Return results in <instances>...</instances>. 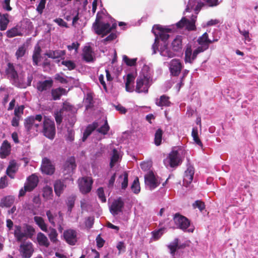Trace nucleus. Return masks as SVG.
Segmentation results:
<instances>
[{
	"label": "nucleus",
	"mask_w": 258,
	"mask_h": 258,
	"mask_svg": "<svg viewBox=\"0 0 258 258\" xmlns=\"http://www.w3.org/2000/svg\"><path fill=\"white\" fill-rule=\"evenodd\" d=\"M104 14L103 12H98L95 22L93 23L92 28L94 32L101 36L102 37L110 33L113 29V25L103 21Z\"/></svg>",
	"instance_id": "1"
},
{
	"label": "nucleus",
	"mask_w": 258,
	"mask_h": 258,
	"mask_svg": "<svg viewBox=\"0 0 258 258\" xmlns=\"http://www.w3.org/2000/svg\"><path fill=\"white\" fill-rule=\"evenodd\" d=\"M43 119V116L40 114L30 115L25 118L24 125L27 132L30 133L38 132L42 126Z\"/></svg>",
	"instance_id": "2"
},
{
	"label": "nucleus",
	"mask_w": 258,
	"mask_h": 258,
	"mask_svg": "<svg viewBox=\"0 0 258 258\" xmlns=\"http://www.w3.org/2000/svg\"><path fill=\"white\" fill-rule=\"evenodd\" d=\"M183 153V150L180 148L177 149H173L166 158L164 160V165L166 167L174 168L177 167L182 162L181 155H182Z\"/></svg>",
	"instance_id": "3"
},
{
	"label": "nucleus",
	"mask_w": 258,
	"mask_h": 258,
	"mask_svg": "<svg viewBox=\"0 0 258 258\" xmlns=\"http://www.w3.org/2000/svg\"><path fill=\"white\" fill-rule=\"evenodd\" d=\"M42 125V133L43 135L49 139L53 140L56 132L54 122L44 116Z\"/></svg>",
	"instance_id": "4"
},
{
	"label": "nucleus",
	"mask_w": 258,
	"mask_h": 258,
	"mask_svg": "<svg viewBox=\"0 0 258 258\" xmlns=\"http://www.w3.org/2000/svg\"><path fill=\"white\" fill-rule=\"evenodd\" d=\"M151 82L150 77L148 74L140 75L136 80V86L135 90L139 93H147Z\"/></svg>",
	"instance_id": "5"
},
{
	"label": "nucleus",
	"mask_w": 258,
	"mask_h": 258,
	"mask_svg": "<svg viewBox=\"0 0 258 258\" xmlns=\"http://www.w3.org/2000/svg\"><path fill=\"white\" fill-rule=\"evenodd\" d=\"M174 221L177 228L188 232H193L194 227L190 225V222L185 217L176 213L174 217Z\"/></svg>",
	"instance_id": "6"
},
{
	"label": "nucleus",
	"mask_w": 258,
	"mask_h": 258,
	"mask_svg": "<svg viewBox=\"0 0 258 258\" xmlns=\"http://www.w3.org/2000/svg\"><path fill=\"white\" fill-rule=\"evenodd\" d=\"M144 178L146 187L151 190L154 189L160 184V178L153 171H149L145 175Z\"/></svg>",
	"instance_id": "7"
},
{
	"label": "nucleus",
	"mask_w": 258,
	"mask_h": 258,
	"mask_svg": "<svg viewBox=\"0 0 258 258\" xmlns=\"http://www.w3.org/2000/svg\"><path fill=\"white\" fill-rule=\"evenodd\" d=\"M93 180L91 177L85 176L78 180L79 187L83 194L89 193L92 189Z\"/></svg>",
	"instance_id": "8"
},
{
	"label": "nucleus",
	"mask_w": 258,
	"mask_h": 258,
	"mask_svg": "<svg viewBox=\"0 0 258 258\" xmlns=\"http://www.w3.org/2000/svg\"><path fill=\"white\" fill-rule=\"evenodd\" d=\"M40 169L42 173L51 175L55 172V168L49 159L44 157L42 160Z\"/></svg>",
	"instance_id": "9"
},
{
	"label": "nucleus",
	"mask_w": 258,
	"mask_h": 258,
	"mask_svg": "<svg viewBox=\"0 0 258 258\" xmlns=\"http://www.w3.org/2000/svg\"><path fill=\"white\" fill-rule=\"evenodd\" d=\"M122 156V152L120 149L119 148H114V170H115V172L114 173V180H115V175L125 172L123 168L117 163L121 160Z\"/></svg>",
	"instance_id": "10"
},
{
	"label": "nucleus",
	"mask_w": 258,
	"mask_h": 258,
	"mask_svg": "<svg viewBox=\"0 0 258 258\" xmlns=\"http://www.w3.org/2000/svg\"><path fill=\"white\" fill-rule=\"evenodd\" d=\"M5 73L7 79L13 82V84L17 86L19 76L13 63L9 62L5 69Z\"/></svg>",
	"instance_id": "11"
},
{
	"label": "nucleus",
	"mask_w": 258,
	"mask_h": 258,
	"mask_svg": "<svg viewBox=\"0 0 258 258\" xmlns=\"http://www.w3.org/2000/svg\"><path fill=\"white\" fill-rule=\"evenodd\" d=\"M77 167L76 160L74 156H71L67 159L62 167V172L64 175L72 174Z\"/></svg>",
	"instance_id": "12"
},
{
	"label": "nucleus",
	"mask_w": 258,
	"mask_h": 258,
	"mask_svg": "<svg viewBox=\"0 0 258 258\" xmlns=\"http://www.w3.org/2000/svg\"><path fill=\"white\" fill-rule=\"evenodd\" d=\"M19 252L22 258H30L33 252L34 248L31 242H23L19 248Z\"/></svg>",
	"instance_id": "13"
},
{
	"label": "nucleus",
	"mask_w": 258,
	"mask_h": 258,
	"mask_svg": "<svg viewBox=\"0 0 258 258\" xmlns=\"http://www.w3.org/2000/svg\"><path fill=\"white\" fill-rule=\"evenodd\" d=\"M116 186L119 187V192H123L128 186V173L123 172L119 174L116 179Z\"/></svg>",
	"instance_id": "14"
},
{
	"label": "nucleus",
	"mask_w": 258,
	"mask_h": 258,
	"mask_svg": "<svg viewBox=\"0 0 258 258\" xmlns=\"http://www.w3.org/2000/svg\"><path fill=\"white\" fill-rule=\"evenodd\" d=\"M197 42L200 46L197 49L201 53L208 49L210 44L212 43V41L208 38V35L206 32L198 39Z\"/></svg>",
	"instance_id": "15"
},
{
	"label": "nucleus",
	"mask_w": 258,
	"mask_h": 258,
	"mask_svg": "<svg viewBox=\"0 0 258 258\" xmlns=\"http://www.w3.org/2000/svg\"><path fill=\"white\" fill-rule=\"evenodd\" d=\"M196 18V16H192L191 20L189 21L185 18H183L179 22L176 23V26L179 28L185 27L188 30H193L196 28L195 23Z\"/></svg>",
	"instance_id": "16"
},
{
	"label": "nucleus",
	"mask_w": 258,
	"mask_h": 258,
	"mask_svg": "<svg viewBox=\"0 0 258 258\" xmlns=\"http://www.w3.org/2000/svg\"><path fill=\"white\" fill-rule=\"evenodd\" d=\"M63 236L66 241L71 245H74L77 242V233L73 229H68L63 232Z\"/></svg>",
	"instance_id": "17"
},
{
	"label": "nucleus",
	"mask_w": 258,
	"mask_h": 258,
	"mask_svg": "<svg viewBox=\"0 0 258 258\" xmlns=\"http://www.w3.org/2000/svg\"><path fill=\"white\" fill-rule=\"evenodd\" d=\"M182 68V64L179 59H173L169 63V70L172 76H178Z\"/></svg>",
	"instance_id": "18"
},
{
	"label": "nucleus",
	"mask_w": 258,
	"mask_h": 258,
	"mask_svg": "<svg viewBox=\"0 0 258 258\" xmlns=\"http://www.w3.org/2000/svg\"><path fill=\"white\" fill-rule=\"evenodd\" d=\"M53 85V81L50 78L48 80L40 81L37 83L36 89L38 92H43L50 89Z\"/></svg>",
	"instance_id": "19"
},
{
	"label": "nucleus",
	"mask_w": 258,
	"mask_h": 258,
	"mask_svg": "<svg viewBox=\"0 0 258 258\" xmlns=\"http://www.w3.org/2000/svg\"><path fill=\"white\" fill-rule=\"evenodd\" d=\"M194 173L195 170L194 167L191 165H188L184 172L183 180V185L187 187L191 183Z\"/></svg>",
	"instance_id": "20"
},
{
	"label": "nucleus",
	"mask_w": 258,
	"mask_h": 258,
	"mask_svg": "<svg viewBox=\"0 0 258 258\" xmlns=\"http://www.w3.org/2000/svg\"><path fill=\"white\" fill-rule=\"evenodd\" d=\"M93 51L90 46H85L82 52V59L86 62H93L95 60V57L93 55Z\"/></svg>",
	"instance_id": "21"
},
{
	"label": "nucleus",
	"mask_w": 258,
	"mask_h": 258,
	"mask_svg": "<svg viewBox=\"0 0 258 258\" xmlns=\"http://www.w3.org/2000/svg\"><path fill=\"white\" fill-rule=\"evenodd\" d=\"M200 53L197 48L192 52L191 46H188L185 51V62L192 63Z\"/></svg>",
	"instance_id": "22"
},
{
	"label": "nucleus",
	"mask_w": 258,
	"mask_h": 258,
	"mask_svg": "<svg viewBox=\"0 0 258 258\" xmlns=\"http://www.w3.org/2000/svg\"><path fill=\"white\" fill-rule=\"evenodd\" d=\"M136 76L132 73L128 74L125 79V87L127 92H133L135 90L134 81Z\"/></svg>",
	"instance_id": "23"
},
{
	"label": "nucleus",
	"mask_w": 258,
	"mask_h": 258,
	"mask_svg": "<svg viewBox=\"0 0 258 258\" xmlns=\"http://www.w3.org/2000/svg\"><path fill=\"white\" fill-rule=\"evenodd\" d=\"M124 205V200L121 197H119L114 200V216L120 213L122 214Z\"/></svg>",
	"instance_id": "24"
},
{
	"label": "nucleus",
	"mask_w": 258,
	"mask_h": 258,
	"mask_svg": "<svg viewBox=\"0 0 258 258\" xmlns=\"http://www.w3.org/2000/svg\"><path fill=\"white\" fill-rule=\"evenodd\" d=\"M11 147V145L7 140L3 142L0 148V156L2 158H5L10 155Z\"/></svg>",
	"instance_id": "25"
},
{
	"label": "nucleus",
	"mask_w": 258,
	"mask_h": 258,
	"mask_svg": "<svg viewBox=\"0 0 258 258\" xmlns=\"http://www.w3.org/2000/svg\"><path fill=\"white\" fill-rule=\"evenodd\" d=\"M66 187V185L64 184L63 180L57 179L54 183V192L55 195L58 197L60 196Z\"/></svg>",
	"instance_id": "26"
},
{
	"label": "nucleus",
	"mask_w": 258,
	"mask_h": 258,
	"mask_svg": "<svg viewBox=\"0 0 258 258\" xmlns=\"http://www.w3.org/2000/svg\"><path fill=\"white\" fill-rule=\"evenodd\" d=\"M67 91L63 88L59 87L52 89L51 90V94L53 100H59L62 95H67Z\"/></svg>",
	"instance_id": "27"
},
{
	"label": "nucleus",
	"mask_w": 258,
	"mask_h": 258,
	"mask_svg": "<svg viewBox=\"0 0 258 258\" xmlns=\"http://www.w3.org/2000/svg\"><path fill=\"white\" fill-rule=\"evenodd\" d=\"M38 179L37 176L32 174L27 179V182L25 185L27 186L31 191H32L37 185Z\"/></svg>",
	"instance_id": "28"
},
{
	"label": "nucleus",
	"mask_w": 258,
	"mask_h": 258,
	"mask_svg": "<svg viewBox=\"0 0 258 258\" xmlns=\"http://www.w3.org/2000/svg\"><path fill=\"white\" fill-rule=\"evenodd\" d=\"M98 126V124L96 122H93L92 124H89L83 133L82 141L85 142L87 138L91 134L93 131L96 129Z\"/></svg>",
	"instance_id": "29"
},
{
	"label": "nucleus",
	"mask_w": 258,
	"mask_h": 258,
	"mask_svg": "<svg viewBox=\"0 0 258 258\" xmlns=\"http://www.w3.org/2000/svg\"><path fill=\"white\" fill-rule=\"evenodd\" d=\"M15 198L12 196H7L2 198L0 202V207H10L14 203Z\"/></svg>",
	"instance_id": "30"
},
{
	"label": "nucleus",
	"mask_w": 258,
	"mask_h": 258,
	"mask_svg": "<svg viewBox=\"0 0 258 258\" xmlns=\"http://www.w3.org/2000/svg\"><path fill=\"white\" fill-rule=\"evenodd\" d=\"M159 51L160 54L164 57L171 58L175 56V54L173 50H170L167 45L165 44L160 47Z\"/></svg>",
	"instance_id": "31"
},
{
	"label": "nucleus",
	"mask_w": 258,
	"mask_h": 258,
	"mask_svg": "<svg viewBox=\"0 0 258 258\" xmlns=\"http://www.w3.org/2000/svg\"><path fill=\"white\" fill-rule=\"evenodd\" d=\"M16 163L14 161H12L10 162V164L7 167L6 170V174L8 176H9L11 178L14 179L15 177V174L18 170L17 168L16 167Z\"/></svg>",
	"instance_id": "32"
},
{
	"label": "nucleus",
	"mask_w": 258,
	"mask_h": 258,
	"mask_svg": "<svg viewBox=\"0 0 258 258\" xmlns=\"http://www.w3.org/2000/svg\"><path fill=\"white\" fill-rule=\"evenodd\" d=\"M37 240L40 246L48 247L49 245V242L46 235L41 232L38 233L37 235Z\"/></svg>",
	"instance_id": "33"
},
{
	"label": "nucleus",
	"mask_w": 258,
	"mask_h": 258,
	"mask_svg": "<svg viewBox=\"0 0 258 258\" xmlns=\"http://www.w3.org/2000/svg\"><path fill=\"white\" fill-rule=\"evenodd\" d=\"M171 45L174 52L180 51L182 49L181 36H176L172 41Z\"/></svg>",
	"instance_id": "34"
},
{
	"label": "nucleus",
	"mask_w": 258,
	"mask_h": 258,
	"mask_svg": "<svg viewBox=\"0 0 258 258\" xmlns=\"http://www.w3.org/2000/svg\"><path fill=\"white\" fill-rule=\"evenodd\" d=\"M66 51L61 50H56L49 51L45 54L49 58L53 59L58 58L65 55Z\"/></svg>",
	"instance_id": "35"
},
{
	"label": "nucleus",
	"mask_w": 258,
	"mask_h": 258,
	"mask_svg": "<svg viewBox=\"0 0 258 258\" xmlns=\"http://www.w3.org/2000/svg\"><path fill=\"white\" fill-rule=\"evenodd\" d=\"M9 15L7 13L3 14L2 17L0 19V30L5 31L7 29L10 22L9 19Z\"/></svg>",
	"instance_id": "36"
},
{
	"label": "nucleus",
	"mask_w": 258,
	"mask_h": 258,
	"mask_svg": "<svg viewBox=\"0 0 258 258\" xmlns=\"http://www.w3.org/2000/svg\"><path fill=\"white\" fill-rule=\"evenodd\" d=\"M154 28H156L157 29L160 30V32L159 35L161 39L162 40H166L168 39L169 35L166 34V32H169L170 29L160 26H154L153 29H154Z\"/></svg>",
	"instance_id": "37"
},
{
	"label": "nucleus",
	"mask_w": 258,
	"mask_h": 258,
	"mask_svg": "<svg viewBox=\"0 0 258 258\" xmlns=\"http://www.w3.org/2000/svg\"><path fill=\"white\" fill-rule=\"evenodd\" d=\"M43 197L46 200H49L52 199L53 197V190L52 188L48 185L44 186L42 190Z\"/></svg>",
	"instance_id": "38"
},
{
	"label": "nucleus",
	"mask_w": 258,
	"mask_h": 258,
	"mask_svg": "<svg viewBox=\"0 0 258 258\" xmlns=\"http://www.w3.org/2000/svg\"><path fill=\"white\" fill-rule=\"evenodd\" d=\"M34 220L36 224L39 226V227L43 231H47V227L45 224L44 219L39 216H35L34 217Z\"/></svg>",
	"instance_id": "39"
},
{
	"label": "nucleus",
	"mask_w": 258,
	"mask_h": 258,
	"mask_svg": "<svg viewBox=\"0 0 258 258\" xmlns=\"http://www.w3.org/2000/svg\"><path fill=\"white\" fill-rule=\"evenodd\" d=\"M7 36L8 38H13L17 36H22V33L19 30L17 26H15L8 30L6 32Z\"/></svg>",
	"instance_id": "40"
},
{
	"label": "nucleus",
	"mask_w": 258,
	"mask_h": 258,
	"mask_svg": "<svg viewBox=\"0 0 258 258\" xmlns=\"http://www.w3.org/2000/svg\"><path fill=\"white\" fill-rule=\"evenodd\" d=\"M169 97L163 95L161 96L160 99H157L156 104L159 106H168L170 105Z\"/></svg>",
	"instance_id": "41"
},
{
	"label": "nucleus",
	"mask_w": 258,
	"mask_h": 258,
	"mask_svg": "<svg viewBox=\"0 0 258 258\" xmlns=\"http://www.w3.org/2000/svg\"><path fill=\"white\" fill-rule=\"evenodd\" d=\"M16 229L14 231V235L18 241H22L24 237H26V233L21 231V227L20 226H16Z\"/></svg>",
	"instance_id": "42"
},
{
	"label": "nucleus",
	"mask_w": 258,
	"mask_h": 258,
	"mask_svg": "<svg viewBox=\"0 0 258 258\" xmlns=\"http://www.w3.org/2000/svg\"><path fill=\"white\" fill-rule=\"evenodd\" d=\"M162 135L163 131L161 129L159 128L156 131L154 138V143L156 146H159L161 144Z\"/></svg>",
	"instance_id": "43"
},
{
	"label": "nucleus",
	"mask_w": 258,
	"mask_h": 258,
	"mask_svg": "<svg viewBox=\"0 0 258 258\" xmlns=\"http://www.w3.org/2000/svg\"><path fill=\"white\" fill-rule=\"evenodd\" d=\"M131 188L133 192L135 194H138L140 192L141 188L138 177H137L134 179Z\"/></svg>",
	"instance_id": "44"
},
{
	"label": "nucleus",
	"mask_w": 258,
	"mask_h": 258,
	"mask_svg": "<svg viewBox=\"0 0 258 258\" xmlns=\"http://www.w3.org/2000/svg\"><path fill=\"white\" fill-rule=\"evenodd\" d=\"M76 199V197L74 195H71L67 198V205L68 207V211L70 212L74 207Z\"/></svg>",
	"instance_id": "45"
},
{
	"label": "nucleus",
	"mask_w": 258,
	"mask_h": 258,
	"mask_svg": "<svg viewBox=\"0 0 258 258\" xmlns=\"http://www.w3.org/2000/svg\"><path fill=\"white\" fill-rule=\"evenodd\" d=\"M191 136L193 138V140L195 141V142L200 146V147H203V144L202 142L201 141L200 139L198 137V129L196 127H194L192 128V133H191Z\"/></svg>",
	"instance_id": "46"
},
{
	"label": "nucleus",
	"mask_w": 258,
	"mask_h": 258,
	"mask_svg": "<svg viewBox=\"0 0 258 258\" xmlns=\"http://www.w3.org/2000/svg\"><path fill=\"white\" fill-rule=\"evenodd\" d=\"M57 236L58 233L56 230L54 228H51L48 234V237L50 241L53 243H56L58 241Z\"/></svg>",
	"instance_id": "47"
},
{
	"label": "nucleus",
	"mask_w": 258,
	"mask_h": 258,
	"mask_svg": "<svg viewBox=\"0 0 258 258\" xmlns=\"http://www.w3.org/2000/svg\"><path fill=\"white\" fill-rule=\"evenodd\" d=\"M35 232V229L31 225L26 224L24 233H26V237L31 238Z\"/></svg>",
	"instance_id": "48"
},
{
	"label": "nucleus",
	"mask_w": 258,
	"mask_h": 258,
	"mask_svg": "<svg viewBox=\"0 0 258 258\" xmlns=\"http://www.w3.org/2000/svg\"><path fill=\"white\" fill-rule=\"evenodd\" d=\"M63 112L64 111H69L73 112L75 111V108L73 105L71 104L69 102L65 101L63 103L62 107L60 109Z\"/></svg>",
	"instance_id": "49"
},
{
	"label": "nucleus",
	"mask_w": 258,
	"mask_h": 258,
	"mask_svg": "<svg viewBox=\"0 0 258 258\" xmlns=\"http://www.w3.org/2000/svg\"><path fill=\"white\" fill-rule=\"evenodd\" d=\"M61 64L66 66L69 71H72L76 69V64L75 63L70 60H63L61 61Z\"/></svg>",
	"instance_id": "50"
},
{
	"label": "nucleus",
	"mask_w": 258,
	"mask_h": 258,
	"mask_svg": "<svg viewBox=\"0 0 258 258\" xmlns=\"http://www.w3.org/2000/svg\"><path fill=\"white\" fill-rule=\"evenodd\" d=\"M63 114V112L60 109L54 113V116L57 124L59 125L61 123Z\"/></svg>",
	"instance_id": "51"
},
{
	"label": "nucleus",
	"mask_w": 258,
	"mask_h": 258,
	"mask_svg": "<svg viewBox=\"0 0 258 258\" xmlns=\"http://www.w3.org/2000/svg\"><path fill=\"white\" fill-rule=\"evenodd\" d=\"M85 102L86 104L87 109L91 108L93 106V98L91 94H87Z\"/></svg>",
	"instance_id": "52"
},
{
	"label": "nucleus",
	"mask_w": 258,
	"mask_h": 258,
	"mask_svg": "<svg viewBox=\"0 0 258 258\" xmlns=\"http://www.w3.org/2000/svg\"><path fill=\"white\" fill-rule=\"evenodd\" d=\"M26 52V48L24 45L19 47L18 49L16 52V56L17 59L23 56Z\"/></svg>",
	"instance_id": "53"
},
{
	"label": "nucleus",
	"mask_w": 258,
	"mask_h": 258,
	"mask_svg": "<svg viewBox=\"0 0 258 258\" xmlns=\"http://www.w3.org/2000/svg\"><path fill=\"white\" fill-rule=\"evenodd\" d=\"M192 207L194 209L198 208L201 211H202L205 208L204 203L200 200H197L193 203Z\"/></svg>",
	"instance_id": "54"
},
{
	"label": "nucleus",
	"mask_w": 258,
	"mask_h": 258,
	"mask_svg": "<svg viewBox=\"0 0 258 258\" xmlns=\"http://www.w3.org/2000/svg\"><path fill=\"white\" fill-rule=\"evenodd\" d=\"M75 139V132L73 129L68 128L67 130V135L66 140L71 142L74 141Z\"/></svg>",
	"instance_id": "55"
},
{
	"label": "nucleus",
	"mask_w": 258,
	"mask_h": 258,
	"mask_svg": "<svg viewBox=\"0 0 258 258\" xmlns=\"http://www.w3.org/2000/svg\"><path fill=\"white\" fill-rule=\"evenodd\" d=\"M108 130L109 126L107 124V121H106V122L103 125H102L100 127L97 129V132L103 135H105L107 134V132L108 131Z\"/></svg>",
	"instance_id": "56"
},
{
	"label": "nucleus",
	"mask_w": 258,
	"mask_h": 258,
	"mask_svg": "<svg viewBox=\"0 0 258 258\" xmlns=\"http://www.w3.org/2000/svg\"><path fill=\"white\" fill-rule=\"evenodd\" d=\"M123 59L127 66H133L135 65L137 58L130 59L126 55H124Z\"/></svg>",
	"instance_id": "57"
},
{
	"label": "nucleus",
	"mask_w": 258,
	"mask_h": 258,
	"mask_svg": "<svg viewBox=\"0 0 258 258\" xmlns=\"http://www.w3.org/2000/svg\"><path fill=\"white\" fill-rule=\"evenodd\" d=\"M239 32L243 36L245 43H246L250 41V38L249 37V32L248 31L245 30H241L240 29H239Z\"/></svg>",
	"instance_id": "58"
},
{
	"label": "nucleus",
	"mask_w": 258,
	"mask_h": 258,
	"mask_svg": "<svg viewBox=\"0 0 258 258\" xmlns=\"http://www.w3.org/2000/svg\"><path fill=\"white\" fill-rule=\"evenodd\" d=\"M97 195H98L99 199L102 202H106V198L104 196L103 188L102 187H99L97 189Z\"/></svg>",
	"instance_id": "59"
},
{
	"label": "nucleus",
	"mask_w": 258,
	"mask_h": 258,
	"mask_svg": "<svg viewBox=\"0 0 258 258\" xmlns=\"http://www.w3.org/2000/svg\"><path fill=\"white\" fill-rule=\"evenodd\" d=\"M24 109V105H20L17 107H16L14 110V114L16 116H20L21 115L23 114Z\"/></svg>",
	"instance_id": "60"
},
{
	"label": "nucleus",
	"mask_w": 258,
	"mask_h": 258,
	"mask_svg": "<svg viewBox=\"0 0 258 258\" xmlns=\"http://www.w3.org/2000/svg\"><path fill=\"white\" fill-rule=\"evenodd\" d=\"M46 0H40V3L37 7L36 10L39 14H41L45 8Z\"/></svg>",
	"instance_id": "61"
},
{
	"label": "nucleus",
	"mask_w": 258,
	"mask_h": 258,
	"mask_svg": "<svg viewBox=\"0 0 258 258\" xmlns=\"http://www.w3.org/2000/svg\"><path fill=\"white\" fill-rule=\"evenodd\" d=\"M8 185V178L6 175L2 177L0 179V188H4Z\"/></svg>",
	"instance_id": "62"
},
{
	"label": "nucleus",
	"mask_w": 258,
	"mask_h": 258,
	"mask_svg": "<svg viewBox=\"0 0 258 258\" xmlns=\"http://www.w3.org/2000/svg\"><path fill=\"white\" fill-rule=\"evenodd\" d=\"M46 215L48 218L49 222L53 226H55L54 217L50 210L46 211Z\"/></svg>",
	"instance_id": "63"
},
{
	"label": "nucleus",
	"mask_w": 258,
	"mask_h": 258,
	"mask_svg": "<svg viewBox=\"0 0 258 258\" xmlns=\"http://www.w3.org/2000/svg\"><path fill=\"white\" fill-rule=\"evenodd\" d=\"M10 1L11 0H4L2 4L3 8L7 11H11L12 10L10 4Z\"/></svg>",
	"instance_id": "64"
}]
</instances>
